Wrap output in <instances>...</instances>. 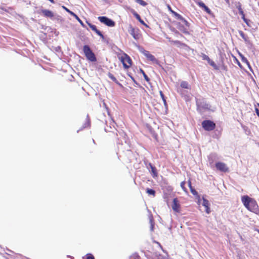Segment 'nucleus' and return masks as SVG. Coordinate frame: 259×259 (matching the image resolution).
<instances>
[{"mask_svg":"<svg viewBox=\"0 0 259 259\" xmlns=\"http://www.w3.org/2000/svg\"><path fill=\"white\" fill-rule=\"evenodd\" d=\"M241 201L244 206L249 211L255 213H259V208L256 201L247 195L241 197Z\"/></svg>","mask_w":259,"mask_h":259,"instance_id":"obj_1","label":"nucleus"},{"mask_svg":"<svg viewBox=\"0 0 259 259\" xmlns=\"http://www.w3.org/2000/svg\"><path fill=\"white\" fill-rule=\"evenodd\" d=\"M196 104L197 111L201 113L204 110L210 109V106L203 98H196Z\"/></svg>","mask_w":259,"mask_h":259,"instance_id":"obj_2","label":"nucleus"},{"mask_svg":"<svg viewBox=\"0 0 259 259\" xmlns=\"http://www.w3.org/2000/svg\"><path fill=\"white\" fill-rule=\"evenodd\" d=\"M83 51L88 60L91 62H95L97 61L95 54L93 52L88 45H84L83 46Z\"/></svg>","mask_w":259,"mask_h":259,"instance_id":"obj_3","label":"nucleus"},{"mask_svg":"<svg viewBox=\"0 0 259 259\" xmlns=\"http://www.w3.org/2000/svg\"><path fill=\"white\" fill-rule=\"evenodd\" d=\"M202 127L206 131H211L215 128V123L210 120H205L202 122Z\"/></svg>","mask_w":259,"mask_h":259,"instance_id":"obj_4","label":"nucleus"},{"mask_svg":"<svg viewBox=\"0 0 259 259\" xmlns=\"http://www.w3.org/2000/svg\"><path fill=\"white\" fill-rule=\"evenodd\" d=\"M140 51L143 54V55L148 59L152 61L153 63L160 65L159 61L156 59V58L152 54H151L149 51L144 50L143 48H141Z\"/></svg>","mask_w":259,"mask_h":259,"instance_id":"obj_5","label":"nucleus"},{"mask_svg":"<svg viewBox=\"0 0 259 259\" xmlns=\"http://www.w3.org/2000/svg\"><path fill=\"white\" fill-rule=\"evenodd\" d=\"M98 19L102 23L109 27H114L115 25V22L112 19L106 16H99Z\"/></svg>","mask_w":259,"mask_h":259,"instance_id":"obj_6","label":"nucleus"},{"mask_svg":"<svg viewBox=\"0 0 259 259\" xmlns=\"http://www.w3.org/2000/svg\"><path fill=\"white\" fill-rule=\"evenodd\" d=\"M121 62L124 68L127 69L132 65V60L130 57L124 53L121 57Z\"/></svg>","mask_w":259,"mask_h":259,"instance_id":"obj_7","label":"nucleus"},{"mask_svg":"<svg viewBox=\"0 0 259 259\" xmlns=\"http://www.w3.org/2000/svg\"><path fill=\"white\" fill-rule=\"evenodd\" d=\"M128 31L136 40H138L140 39V34L139 33V29L138 28H135L131 25H130L128 27Z\"/></svg>","mask_w":259,"mask_h":259,"instance_id":"obj_8","label":"nucleus"},{"mask_svg":"<svg viewBox=\"0 0 259 259\" xmlns=\"http://www.w3.org/2000/svg\"><path fill=\"white\" fill-rule=\"evenodd\" d=\"M144 164L147 169L151 168L152 175L153 178L157 176V172L156 167L152 164L151 163L149 162L148 160H145L144 161Z\"/></svg>","mask_w":259,"mask_h":259,"instance_id":"obj_9","label":"nucleus"},{"mask_svg":"<svg viewBox=\"0 0 259 259\" xmlns=\"http://www.w3.org/2000/svg\"><path fill=\"white\" fill-rule=\"evenodd\" d=\"M63 8L66 11V12H67L71 16H73V18H75L83 27L86 28L85 25L83 23L82 21L77 16V15H76L74 12H72L65 7H63Z\"/></svg>","mask_w":259,"mask_h":259,"instance_id":"obj_10","label":"nucleus"},{"mask_svg":"<svg viewBox=\"0 0 259 259\" xmlns=\"http://www.w3.org/2000/svg\"><path fill=\"white\" fill-rule=\"evenodd\" d=\"M215 167L217 169L222 172H227L228 171V168L226 164L222 162H218L215 163Z\"/></svg>","mask_w":259,"mask_h":259,"instance_id":"obj_11","label":"nucleus"},{"mask_svg":"<svg viewBox=\"0 0 259 259\" xmlns=\"http://www.w3.org/2000/svg\"><path fill=\"white\" fill-rule=\"evenodd\" d=\"M172 208L173 210L176 212H180V205L179 204V202L178 199L176 198L173 199L172 204Z\"/></svg>","mask_w":259,"mask_h":259,"instance_id":"obj_12","label":"nucleus"},{"mask_svg":"<svg viewBox=\"0 0 259 259\" xmlns=\"http://www.w3.org/2000/svg\"><path fill=\"white\" fill-rule=\"evenodd\" d=\"M40 11L45 17L52 18L54 16L53 12L49 10L41 9Z\"/></svg>","mask_w":259,"mask_h":259,"instance_id":"obj_13","label":"nucleus"},{"mask_svg":"<svg viewBox=\"0 0 259 259\" xmlns=\"http://www.w3.org/2000/svg\"><path fill=\"white\" fill-rule=\"evenodd\" d=\"M202 200H203L202 205L203 206H204L205 208V212L207 214L210 213V209L209 207V202L208 200H207L204 197L202 198Z\"/></svg>","mask_w":259,"mask_h":259,"instance_id":"obj_14","label":"nucleus"},{"mask_svg":"<svg viewBox=\"0 0 259 259\" xmlns=\"http://www.w3.org/2000/svg\"><path fill=\"white\" fill-rule=\"evenodd\" d=\"M167 256L161 255L157 252H155L149 258V259H166Z\"/></svg>","mask_w":259,"mask_h":259,"instance_id":"obj_15","label":"nucleus"},{"mask_svg":"<svg viewBox=\"0 0 259 259\" xmlns=\"http://www.w3.org/2000/svg\"><path fill=\"white\" fill-rule=\"evenodd\" d=\"M238 33L241 37L243 39L245 43L249 44V39L247 35H246L242 31L239 30Z\"/></svg>","mask_w":259,"mask_h":259,"instance_id":"obj_16","label":"nucleus"},{"mask_svg":"<svg viewBox=\"0 0 259 259\" xmlns=\"http://www.w3.org/2000/svg\"><path fill=\"white\" fill-rule=\"evenodd\" d=\"M108 76L115 83H116L120 87H122V85L117 80V79L115 77V76L112 73H111L110 72H109L108 74Z\"/></svg>","mask_w":259,"mask_h":259,"instance_id":"obj_17","label":"nucleus"},{"mask_svg":"<svg viewBox=\"0 0 259 259\" xmlns=\"http://www.w3.org/2000/svg\"><path fill=\"white\" fill-rule=\"evenodd\" d=\"M178 26L179 30L183 32L184 33L186 34H189L188 29L187 28H185L183 25H181L180 23H178Z\"/></svg>","mask_w":259,"mask_h":259,"instance_id":"obj_18","label":"nucleus"},{"mask_svg":"<svg viewBox=\"0 0 259 259\" xmlns=\"http://www.w3.org/2000/svg\"><path fill=\"white\" fill-rule=\"evenodd\" d=\"M180 86L183 89H190V85L186 81H182L180 83Z\"/></svg>","mask_w":259,"mask_h":259,"instance_id":"obj_19","label":"nucleus"},{"mask_svg":"<svg viewBox=\"0 0 259 259\" xmlns=\"http://www.w3.org/2000/svg\"><path fill=\"white\" fill-rule=\"evenodd\" d=\"M91 122H90V119L89 118V115H87V118H86V121L82 125V127L81 130H82L83 128H85L86 127H89L90 126Z\"/></svg>","mask_w":259,"mask_h":259,"instance_id":"obj_20","label":"nucleus"},{"mask_svg":"<svg viewBox=\"0 0 259 259\" xmlns=\"http://www.w3.org/2000/svg\"><path fill=\"white\" fill-rule=\"evenodd\" d=\"M190 189L193 195L195 196L198 199L200 198V196L198 195L197 191L193 187H191Z\"/></svg>","mask_w":259,"mask_h":259,"instance_id":"obj_21","label":"nucleus"},{"mask_svg":"<svg viewBox=\"0 0 259 259\" xmlns=\"http://www.w3.org/2000/svg\"><path fill=\"white\" fill-rule=\"evenodd\" d=\"M170 11H171V13L175 16V18L179 20H180L181 19H182L183 17L181 15H180L178 13L175 12L174 11H172L171 10H170Z\"/></svg>","mask_w":259,"mask_h":259,"instance_id":"obj_22","label":"nucleus"},{"mask_svg":"<svg viewBox=\"0 0 259 259\" xmlns=\"http://www.w3.org/2000/svg\"><path fill=\"white\" fill-rule=\"evenodd\" d=\"M140 72L143 74L144 77V79H145V80L147 82H149L150 81V78H149V77L146 74L145 72H144V71L142 69H140Z\"/></svg>","mask_w":259,"mask_h":259,"instance_id":"obj_23","label":"nucleus"},{"mask_svg":"<svg viewBox=\"0 0 259 259\" xmlns=\"http://www.w3.org/2000/svg\"><path fill=\"white\" fill-rule=\"evenodd\" d=\"M146 192L150 195L155 196V191L153 189L147 188L146 189Z\"/></svg>","mask_w":259,"mask_h":259,"instance_id":"obj_24","label":"nucleus"},{"mask_svg":"<svg viewBox=\"0 0 259 259\" xmlns=\"http://www.w3.org/2000/svg\"><path fill=\"white\" fill-rule=\"evenodd\" d=\"M160 97L163 102V103H164V106L166 107L167 106V103H166V99H165V97L163 94V93H162V91H160Z\"/></svg>","mask_w":259,"mask_h":259,"instance_id":"obj_25","label":"nucleus"},{"mask_svg":"<svg viewBox=\"0 0 259 259\" xmlns=\"http://www.w3.org/2000/svg\"><path fill=\"white\" fill-rule=\"evenodd\" d=\"M208 63L210 65H211L212 67H213L215 69H218V67L217 66V65L215 64V63L214 62V61H213L211 59L208 60Z\"/></svg>","mask_w":259,"mask_h":259,"instance_id":"obj_26","label":"nucleus"},{"mask_svg":"<svg viewBox=\"0 0 259 259\" xmlns=\"http://www.w3.org/2000/svg\"><path fill=\"white\" fill-rule=\"evenodd\" d=\"M215 157H216V154L211 153L208 156V159H209V161H210V162H213V159L215 158Z\"/></svg>","mask_w":259,"mask_h":259,"instance_id":"obj_27","label":"nucleus"},{"mask_svg":"<svg viewBox=\"0 0 259 259\" xmlns=\"http://www.w3.org/2000/svg\"><path fill=\"white\" fill-rule=\"evenodd\" d=\"M87 23L93 31H95L96 30H97V28L96 25H93L91 23H89L88 21H87Z\"/></svg>","mask_w":259,"mask_h":259,"instance_id":"obj_28","label":"nucleus"},{"mask_svg":"<svg viewBox=\"0 0 259 259\" xmlns=\"http://www.w3.org/2000/svg\"><path fill=\"white\" fill-rule=\"evenodd\" d=\"M241 60H242V61L244 63H245L247 64L248 66L250 68V64H249V63L248 62V61L247 60V59H246V58H245L244 56H243V55H241Z\"/></svg>","mask_w":259,"mask_h":259,"instance_id":"obj_29","label":"nucleus"},{"mask_svg":"<svg viewBox=\"0 0 259 259\" xmlns=\"http://www.w3.org/2000/svg\"><path fill=\"white\" fill-rule=\"evenodd\" d=\"M180 20L184 24V25L187 27H189L190 24L184 17H182V19H181Z\"/></svg>","mask_w":259,"mask_h":259,"instance_id":"obj_30","label":"nucleus"},{"mask_svg":"<svg viewBox=\"0 0 259 259\" xmlns=\"http://www.w3.org/2000/svg\"><path fill=\"white\" fill-rule=\"evenodd\" d=\"M236 7H237V9L238 10L239 14L241 15V14H242L244 13L243 10L242 9L241 5L240 3H239Z\"/></svg>","mask_w":259,"mask_h":259,"instance_id":"obj_31","label":"nucleus"},{"mask_svg":"<svg viewBox=\"0 0 259 259\" xmlns=\"http://www.w3.org/2000/svg\"><path fill=\"white\" fill-rule=\"evenodd\" d=\"M136 2L139 4L140 5L142 6H146L147 4L146 2H145V1H144L143 0H135Z\"/></svg>","mask_w":259,"mask_h":259,"instance_id":"obj_32","label":"nucleus"},{"mask_svg":"<svg viewBox=\"0 0 259 259\" xmlns=\"http://www.w3.org/2000/svg\"><path fill=\"white\" fill-rule=\"evenodd\" d=\"M186 183L185 181H183V182H182L181 183V187L182 188V189H183V190L186 193H188V191H187V188L185 187V185Z\"/></svg>","mask_w":259,"mask_h":259,"instance_id":"obj_33","label":"nucleus"},{"mask_svg":"<svg viewBox=\"0 0 259 259\" xmlns=\"http://www.w3.org/2000/svg\"><path fill=\"white\" fill-rule=\"evenodd\" d=\"M99 36H100L102 39L103 40L104 39V36L103 35V34H102V32L100 31L99 30H98V29H97V30H96L95 31Z\"/></svg>","mask_w":259,"mask_h":259,"instance_id":"obj_34","label":"nucleus"},{"mask_svg":"<svg viewBox=\"0 0 259 259\" xmlns=\"http://www.w3.org/2000/svg\"><path fill=\"white\" fill-rule=\"evenodd\" d=\"M133 15L135 16V17L139 21L141 19L140 16L135 11H133L132 12Z\"/></svg>","mask_w":259,"mask_h":259,"instance_id":"obj_35","label":"nucleus"},{"mask_svg":"<svg viewBox=\"0 0 259 259\" xmlns=\"http://www.w3.org/2000/svg\"><path fill=\"white\" fill-rule=\"evenodd\" d=\"M150 230L153 231L154 228V223L153 222V220L152 218H151L150 219Z\"/></svg>","mask_w":259,"mask_h":259,"instance_id":"obj_36","label":"nucleus"},{"mask_svg":"<svg viewBox=\"0 0 259 259\" xmlns=\"http://www.w3.org/2000/svg\"><path fill=\"white\" fill-rule=\"evenodd\" d=\"M203 9L204 10V11H205L207 13L210 14L211 13V10L209 9V8L205 6L203 8Z\"/></svg>","mask_w":259,"mask_h":259,"instance_id":"obj_37","label":"nucleus"},{"mask_svg":"<svg viewBox=\"0 0 259 259\" xmlns=\"http://www.w3.org/2000/svg\"><path fill=\"white\" fill-rule=\"evenodd\" d=\"M86 259H95V257L91 253H88L86 255Z\"/></svg>","mask_w":259,"mask_h":259,"instance_id":"obj_38","label":"nucleus"},{"mask_svg":"<svg viewBox=\"0 0 259 259\" xmlns=\"http://www.w3.org/2000/svg\"><path fill=\"white\" fill-rule=\"evenodd\" d=\"M202 57L203 60H206V61H207V62L208 61V60H209L210 59L208 56H207L206 55H205L204 54H202Z\"/></svg>","mask_w":259,"mask_h":259,"instance_id":"obj_39","label":"nucleus"},{"mask_svg":"<svg viewBox=\"0 0 259 259\" xmlns=\"http://www.w3.org/2000/svg\"><path fill=\"white\" fill-rule=\"evenodd\" d=\"M198 5H199V6L200 7H201V8H203L206 5H205V4L202 2V1H199L198 2Z\"/></svg>","mask_w":259,"mask_h":259,"instance_id":"obj_40","label":"nucleus"},{"mask_svg":"<svg viewBox=\"0 0 259 259\" xmlns=\"http://www.w3.org/2000/svg\"><path fill=\"white\" fill-rule=\"evenodd\" d=\"M104 106H105V108L106 109V111H107V113L108 115H109V116L110 118H111V114H110V113L109 112V109H108V108L107 107V105H106V104L105 103H104Z\"/></svg>","mask_w":259,"mask_h":259,"instance_id":"obj_41","label":"nucleus"},{"mask_svg":"<svg viewBox=\"0 0 259 259\" xmlns=\"http://www.w3.org/2000/svg\"><path fill=\"white\" fill-rule=\"evenodd\" d=\"M245 44L247 46L248 48H249V49L252 48V47H253V44H252V42L250 40H249V44H248V43H245Z\"/></svg>","mask_w":259,"mask_h":259,"instance_id":"obj_42","label":"nucleus"},{"mask_svg":"<svg viewBox=\"0 0 259 259\" xmlns=\"http://www.w3.org/2000/svg\"><path fill=\"white\" fill-rule=\"evenodd\" d=\"M139 22L142 25L147 26V25L141 18L140 19V20H139Z\"/></svg>","mask_w":259,"mask_h":259,"instance_id":"obj_43","label":"nucleus"},{"mask_svg":"<svg viewBox=\"0 0 259 259\" xmlns=\"http://www.w3.org/2000/svg\"><path fill=\"white\" fill-rule=\"evenodd\" d=\"M243 21L247 25L249 26V20L246 18L243 20Z\"/></svg>","mask_w":259,"mask_h":259,"instance_id":"obj_44","label":"nucleus"},{"mask_svg":"<svg viewBox=\"0 0 259 259\" xmlns=\"http://www.w3.org/2000/svg\"><path fill=\"white\" fill-rule=\"evenodd\" d=\"M255 112H256V115L259 117V109L257 108H255Z\"/></svg>","mask_w":259,"mask_h":259,"instance_id":"obj_45","label":"nucleus"},{"mask_svg":"<svg viewBox=\"0 0 259 259\" xmlns=\"http://www.w3.org/2000/svg\"><path fill=\"white\" fill-rule=\"evenodd\" d=\"M188 186L190 189L191 188V187H193L191 185V182L190 180L188 181Z\"/></svg>","mask_w":259,"mask_h":259,"instance_id":"obj_46","label":"nucleus"},{"mask_svg":"<svg viewBox=\"0 0 259 259\" xmlns=\"http://www.w3.org/2000/svg\"><path fill=\"white\" fill-rule=\"evenodd\" d=\"M241 15L242 16V19L243 20H244V19H246L245 17V14L244 13H243L242 14H241Z\"/></svg>","mask_w":259,"mask_h":259,"instance_id":"obj_47","label":"nucleus"},{"mask_svg":"<svg viewBox=\"0 0 259 259\" xmlns=\"http://www.w3.org/2000/svg\"><path fill=\"white\" fill-rule=\"evenodd\" d=\"M131 79L135 82V83H137V82L136 81L135 79H134V78L133 77H132V76H130Z\"/></svg>","mask_w":259,"mask_h":259,"instance_id":"obj_48","label":"nucleus"},{"mask_svg":"<svg viewBox=\"0 0 259 259\" xmlns=\"http://www.w3.org/2000/svg\"><path fill=\"white\" fill-rule=\"evenodd\" d=\"M49 1H50L51 3L54 4L55 3L54 1V0H48Z\"/></svg>","mask_w":259,"mask_h":259,"instance_id":"obj_49","label":"nucleus"},{"mask_svg":"<svg viewBox=\"0 0 259 259\" xmlns=\"http://www.w3.org/2000/svg\"><path fill=\"white\" fill-rule=\"evenodd\" d=\"M175 42L176 44H180V41H179V40H176V41H175Z\"/></svg>","mask_w":259,"mask_h":259,"instance_id":"obj_50","label":"nucleus"},{"mask_svg":"<svg viewBox=\"0 0 259 259\" xmlns=\"http://www.w3.org/2000/svg\"><path fill=\"white\" fill-rule=\"evenodd\" d=\"M105 131L106 132H110V131L108 130L107 128H105Z\"/></svg>","mask_w":259,"mask_h":259,"instance_id":"obj_51","label":"nucleus"},{"mask_svg":"<svg viewBox=\"0 0 259 259\" xmlns=\"http://www.w3.org/2000/svg\"><path fill=\"white\" fill-rule=\"evenodd\" d=\"M238 65H239V66H241V64H240V62H238Z\"/></svg>","mask_w":259,"mask_h":259,"instance_id":"obj_52","label":"nucleus"},{"mask_svg":"<svg viewBox=\"0 0 259 259\" xmlns=\"http://www.w3.org/2000/svg\"><path fill=\"white\" fill-rule=\"evenodd\" d=\"M103 1L104 2H106L107 1V0H103Z\"/></svg>","mask_w":259,"mask_h":259,"instance_id":"obj_53","label":"nucleus"},{"mask_svg":"<svg viewBox=\"0 0 259 259\" xmlns=\"http://www.w3.org/2000/svg\"><path fill=\"white\" fill-rule=\"evenodd\" d=\"M258 106H259V104H258Z\"/></svg>","mask_w":259,"mask_h":259,"instance_id":"obj_54","label":"nucleus"}]
</instances>
